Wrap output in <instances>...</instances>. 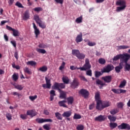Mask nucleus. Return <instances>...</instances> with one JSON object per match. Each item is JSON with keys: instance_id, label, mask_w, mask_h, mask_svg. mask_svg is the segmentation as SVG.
<instances>
[{"instance_id": "obj_1", "label": "nucleus", "mask_w": 130, "mask_h": 130, "mask_svg": "<svg viewBox=\"0 0 130 130\" xmlns=\"http://www.w3.org/2000/svg\"><path fill=\"white\" fill-rule=\"evenodd\" d=\"M73 55H75L78 59H84L86 57V55L85 54L80 52L79 50L73 49L72 51Z\"/></svg>"}, {"instance_id": "obj_2", "label": "nucleus", "mask_w": 130, "mask_h": 130, "mask_svg": "<svg viewBox=\"0 0 130 130\" xmlns=\"http://www.w3.org/2000/svg\"><path fill=\"white\" fill-rule=\"evenodd\" d=\"M35 21H36L37 24H38L39 27L42 28V29H45L46 28V25L44 22H42L40 18H39V16L35 15L34 17Z\"/></svg>"}, {"instance_id": "obj_3", "label": "nucleus", "mask_w": 130, "mask_h": 130, "mask_svg": "<svg viewBox=\"0 0 130 130\" xmlns=\"http://www.w3.org/2000/svg\"><path fill=\"white\" fill-rule=\"evenodd\" d=\"M52 88L55 90H58L59 91H61V89H64L66 88V84L63 83L55 82Z\"/></svg>"}, {"instance_id": "obj_4", "label": "nucleus", "mask_w": 130, "mask_h": 130, "mask_svg": "<svg viewBox=\"0 0 130 130\" xmlns=\"http://www.w3.org/2000/svg\"><path fill=\"white\" fill-rule=\"evenodd\" d=\"M109 106H110V103L109 102L105 101L103 103L102 102V104L99 105V108H98L97 106H96V109L98 110H102V109L109 107Z\"/></svg>"}, {"instance_id": "obj_5", "label": "nucleus", "mask_w": 130, "mask_h": 130, "mask_svg": "<svg viewBox=\"0 0 130 130\" xmlns=\"http://www.w3.org/2000/svg\"><path fill=\"white\" fill-rule=\"evenodd\" d=\"M91 69V64L90 60L88 58L85 59V63L82 67H80V71H87Z\"/></svg>"}, {"instance_id": "obj_6", "label": "nucleus", "mask_w": 130, "mask_h": 130, "mask_svg": "<svg viewBox=\"0 0 130 130\" xmlns=\"http://www.w3.org/2000/svg\"><path fill=\"white\" fill-rule=\"evenodd\" d=\"M130 58V54L127 53L121 54V62H124V63H127V61Z\"/></svg>"}, {"instance_id": "obj_7", "label": "nucleus", "mask_w": 130, "mask_h": 130, "mask_svg": "<svg viewBox=\"0 0 130 130\" xmlns=\"http://www.w3.org/2000/svg\"><path fill=\"white\" fill-rule=\"evenodd\" d=\"M95 99L96 102V106L99 108V104H102V101L100 100V92L99 91L95 93Z\"/></svg>"}, {"instance_id": "obj_8", "label": "nucleus", "mask_w": 130, "mask_h": 130, "mask_svg": "<svg viewBox=\"0 0 130 130\" xmlns=\"http://www.w3.org/2000/svg\"><path fill=\"white\" fill-rule=\"evenodd\" d=\"M71 116V111L64 112L62 114V116H63V117H66L65 119H66V120H68V121H71V118L69 117Z\"/></svg>"}, {"instance_id": "obj_9", "label": "nucleus", "mask_w": 130, "mask_h": 130, "mask_svg": "<svg viewBox=\"0 0 130 130\" xmlns=\"http://www.w3.org/2000/svg\"><path fill=\"white\" fill-rule=\"evenodd\" d=\"M45 81L46 84H42L43 88H46V89H50L51 88V83L50 79H49L48 77H45Z\"/></svg>"}, {"instance_id": "obj_10", "label": "nucleus", "mask_w": 130, "mask_h": 130, "mask_svg": "<svg viewBox=\"0 0 130 130\" xmlns=\"http://www.w3.org/2000/svg\"><path fill=\"white\" fill-rule=\"evenodd\" d=\"M79 93L81 94V95L83 96L85 99L88 98V97H89V91L87 90V89H81L79 91Z\"/></svg>"}, {"instance_id": "obj_11", "label": "nucleus", "mask_w": 130, "mask_h": 130, "mask_svg": "<svg viewBox=\"0 0 130 130\" xmlns=\"http://www.w3.org/2000/svg\"><path fill=\"white\" fill-rule=\"evenodd\" d=\"M114 70V67L113 65L108 64L105 68L103 69V71L104 73H110L111 71Z\"/></svg>"}, {"instance_id": "obj_12", "label": "nucleus", "mask_w": 130, "mask_h": 130, "mask_svg": "<svg viewBox=\"0 0 130 130\" xmlns=\"http://www.w3.org/2000/svg\"><path fill=\"white\" fill-rule=\"evenodd\" d=\"M119 129H130L129 124L125 123H122L118 126Z\"/></svg>"}, {"instance_id": "obj_13", "label": "nucleus", "mask_w": 130, "mask_h": 130, "mask_svg": "<svg viewBox=\"0 0 130 130\" xmlns=\"http://www.w3.org/2000/svg\"><path fill=\"white\" fill-rule=\"evenodd\" d=\"M102 79L105 82V83H111V81H112V76L111 75L106 76L102 77Z\"/></svg>"}, {"instance_id": "obj_14", "label": "nucleus", "mask_w": 130, "mask_h": 130, "mask_svg": "<svg viewBox=\"0 0 130 130\" xmlns=\"http://www.w3.org/2000/svg\"><path fill=\"white\" fill-rule=\"evenodd\" d=\"M79 86V81L78 80L75 79L71 83V88L72 89H76Z\"/></svg>"}, {"instance_id": "obj_15", "label": "nucleus", "mask_w": 130, "mask_h": 130, "mask_svg": "<svg viewBox=\"0 0 130 130\" xmlns=\"http://www.w3.org/2000/svg\"><path fill=\"white\" fill-rule=\"evenodd\" d=\"M105 119H106V116H105V115H101L97 117H95V118H94V120L95 121H99L100 122L104 121V120H105Z\"/></svg>"}, {"instance_id": "obj_16", "label": "nucleus", "mask_w": 130, "mask_h": 130, "mask_svg": "<svg viewBox=\"0 0 130 130\" xmlns=\"http://www.w3.org/2000/svg\"><path fill=\"white\" fill-rule=\"evenodd\" d=\"M116 6L120 7H126L125 1L124 0H118L116 3Z\"/></svg>"}, {"instance_id": "obj_17", "label": "nucleus", "mask_w": 130, "mask_h": 130, "mask_svg": "<svg viewBox=\"0 0 130 130\" xmlns=\"http://www.w3.org/2000/svg\"><path fill=\"white\" fill-rule=\"evenodd\" d=\"M75 41L77 43H79V42H82V41H83V34L82 32H80V34L77 35Z\"/></svg>"}, {"instance_id": "obj_18", "label": "nucleus", "mask_w": 130, "mask_h": 130, "mask_svg": "<svg viewBox=\"0 0 130 130\" xmlns=\"http://www.w3.org/2000/svg\"><path fill=\"white\" fill-rule=\"evenodd\" d=\"M22 18L23 20H24V21H26V20H28V19L30 18V14H29V11H26L22 16Z\"/></svg>"}, {"instance_id": "obj_19", "label": "nucleus", "mask_w": 130, "mask_h": 130, "mask_svg": "<svg viewBox=\"0 0 130 130\" xmlns=\"http://www.w3.org/2000/svg\"><path fill=\"white\" fill-rule=\"evenodd\" d=\"M26 115H29L31 117H34V116H36V113L33 110H27Z\"/></svg>"}, {"instance_id": "obj_20", "label": "nucleus", "mask_w": 130, "mask_h": 130, "mask_svg": "<svg viewBox=\"0 0 130 130\" xmlns=\"http://www.w3.org/2000/svg\"><path fill=\"white\" fill-rule=\"evenodd\" d=\"M96 85H100L99 86L100 89H103V86H106V84H105V83L103 82V81L100 80V79H98L96 81Z\"/></svg>"}, {"instance_id": "obj_21", "label": "nucleus", "mask_w": 130, "mask_h": 130, "mask_svg": "<svg viewBox=\"0 0 130 130\" xmlns=\"http://www.w3.org/2000/svg\"><path fill=\"white\" fill-rule=\"evenodd\" d=\"M65 103H67V101H61L58 102V105L60 106V107H64V108H68V106H67V105H66Z\"/></svg>"}, {"instance_id": "obj_22", "label": "nucleus", "mask_w": 130, "mask_h": 130, "mask_svg": "<svg viewBox=\"0 0 130 130\" xmlns=\"http://www.w3.org/2000/svg\"><path fill=\"white\" fill-rule=\"evenodd\" d=\"M115 71L117 73H120V71L122 70V63L121 62L119 63V66L115 67Z\"/></svg>"}, {"instance_id": "obj_23", "label": "nucleus", "mask_w": 130, "mask_h": 130, "mask_svg": "<svg viewBox=\"0 0 130 130\" xmlns=\"http://www.w3.org/2000/svg\"><path fill=\"white\" fill-rule=\"evenodd\" d=\"M62 80L64 84H66L67 85H68V84H69V83H70V79H69L68 77H67V76L63 77L62 78Z\"/></svg>"}, {"instance_id": "obj_24", "label": "nucleus", "mask_w": 130, "mask_h": 130, "mask_svg": "<svg viewBox=\"0 0 130 130\" xmlns=\"http://www.w3.org/2000/svg\"><path fill=\"white\" fill-rule=\"evenodd\" d=\"M66 100H67L68 104L69 105L70 104L71 105H72V104H73L74 102V98L73 96L68 97L66 99Z\"/></svg>"}, {"instance_id": "obj_25", "label": "nucleus", "mask_w": 130, "mask_h": 130, "mask_svg": "<svg viewBox=\"0 0 130 130\" xmlns=\"http://www.w3.org/2000/svg\"><path fill=\"white\" fill-rule=\"evenodd\" d=\"M55 115L57 119H58L59 120H62V116H61V114L59 113V112L55 113Z\"/></svg>"}, {"instance_id": "obj_26", "label": "nucleus", "mask_w": 130, "mask_h": 130, "mask_svg": "<svg viewBox=\"0 0 130 130\" xmlns=\"http://www.w3.org/2000/svg\"><path fill=\"white\" fill-rule=\"evenodd\" d=\"M60 98L61 99H66L67 98V95L66 94V92L63 91H60Z\"/></svg>"}, {"instance_id": "obj_27", "label": "nucleus", "mask_w": 130, "mask_h": 130, "mask_svg": "<svg viewBox=\"0 0 130 130\" xmlns=\"http://www.w3.org/2000/svg\"><path fill=\"white\" fill-rule=\"evenodd\" d=\"M108 119H109V120L111 122H114V121H115V120H116V117H114L112 115H109L108 116Z\"/></svg>"}, {"instance_id": "obj_28", "label": "nucleus", "mask_w": 130, "mask_h": 130, "mask_svg": "<svg viewBox=\"0 0 130 130\" xmlns=\"http://www.w3.org/2000/svg\"><path fill=\"white\" fill-rule=\"evenodd\" d=\"M126 85V80H123L121 82L120 85H119V88H123L125 87Z\"/></svg>"}, {"instance_id": "obj_29", "label": "nucleus", "mask_w": 130, "mask_h": 130, "mask_svg": "<svg viewBox=\"0 0 130 130\" xmlns=\"http://www.w3.org/2000/svg\"><path fill=\"white\" fill-rule=\"evenodd\" d=\"M125 8H126V6H120V7H118L116 8V11L117 12H121L122 11H123V10H124L125 9Z\"/></svg>"}, {"instance_id": "obj_30", "label": "nucleus", "mask_w": 130, "mask_h": 130, "mask_svg": "<svg viewBox=\"0 0 130 130\" xmlns=\"http://www.w3.org/2000/svg\"><path fill=\"white\" fill-rule=\"evenodd\" d=\"M104 74V72H103V70H102L101 72L96 71L95 72V77L96 78H98L100 77V76H102Z\"/></svg>"}, {"instance_id": "obj_31", "label": "nucleus", "mask_w": 130, "mask_h": 130, "mask_svg": "<svg viewBox=\"0 0 130 130\" xmlns=\"http://www.w3.org/2000/svg\"><path fill=\"white\" fill-rule=\"evenodd\" d=\"M76 23L77 24H80L83 22V16H81L77 18L75 20Z\"/></svg>"}, {"instance_id": "obj_32", "label": "nucleus", "mask_w": 130, "mask_h": 130, "mask_svg": "<svg viewBox=\"0 0 130 130\" xmlns=\"http://www.w3.org/2000/svg\"><path fill=\"white\" fill-rule=\"evenodd\" d=\"M14 87L15 89H17V90H19V91H21L24 89V87L22 86L21 85L17 84L14 85Z\"/></svg>"}, {"instance_id": "obj_33", "label": "nucleus", "mask_w": 130, "mask_h": 130, "mask_svg": "<svg viewBox=\"0 0 130 130\" xmlns=\"http://www.w3.org/2000/svg\"><path fill=\"white\" fill-rule=\"evenodd\" d=\"M37 63L34 61H29L27 62L26 64H27V66H31V67H34L36 66Z\"/></svg>"}, {"instance_id": "obj_34", "label": "nucleus", "mask_w": 130, "mask_h": 130, "mask_svg": "<svg viewBox=\"0 0 130 130\" xmlns=\"http://www.w3.org/2000/svg\"><path fill=\"white\" fill-rule=\"evenodd\" d=\"M36 51L37 52H39V53H42L43 54L46 53V51L43 49L37 48Z\"/></svg>"}, {"instance_id": "obj_35", "label": "nucleus", "mask_w": 130, "mask_h": 130, "mask_svg": "<svg viewBox=\"0 0 130 130\" xmlns=\"http://www.w3.org/2000/svg\"><path fill=\"white\" fill-rule=\"evenodd\" d=\"M99 63L100 64H105L106 63V60L103 58H100L99 59Z\"/></svg>"}, {"instance_id": "obj_36", "label": "nucleus", "mask_w": 130, "mask_h": 130, "mask_svg": "<svg viewBox=\"0 0 130 130\" xmlns=\"http://www.w3.org/2000/svg\"><path fill=\"white\" fill-rule=\"evenodd\" d=\"M81 118H82V116L77 113H75L73 116V119H81Z\"/></svg>"}, {"instance_id": "obj_37", "label": "nucleus", "mask_w": 130, "mask_h": 130, "mask_svg": "<svg viewBox=\"0 0 130 130\" xmlns=\"http://www.w3.org/2000/svg\"><path fill=\"white\" fill-rule=\"evenodd\" d=\"M121 54H118L116 56H114V58H113V60H114V61H116V60H118V59L121 58Z\"/></svg>"}, {"instance_id": "obj_38", "label": "nucleus", "mask_w": 130, "mask_h": 130, "mask_svg": "<svg viewBox=\"0 0 130 130\" xmlns=\"http://www.w3.org/2000/svg\"><path fill=\"white\" fill-rule=\"evenodd\" d=\"M12 94L14 96H17V97L19 99H20V98H21V97H22V95L18 92L14 91V92H13L12 93Z\"/></svg>"}, {"instance_id": "obj_39", "label": "nucleus", "mask_w": 130, "mask_h": 130, "mask_svg": "<svg viewBox=\"0 0 130 130\" xmlns=\"http://www.w3.org/2000/svg\"><path fill=\"white\" fill-rule=\"evenodd\" d=\"M117 126V123H110V127H111V129H113V128H115Z\"/></svg>"}, {"instance_id": "obj_40", "label": "nucleus", "mask_w": 130, "mask_h": 130, "mask_svg": "<svg viewBox=\"0 0 130 130\" xmlns=\"http://www.w3.org/2000/svg\"><path fill=\"white\" fill-rule=\"evenodd\" d=\"M12 79H13V81L16 82L18 80V79H19V76L18 75V74L14 73L12 75Z\"/></svg>"}, {"instance_id": "obj_41", "label": "nucleus", "mask_w": 130, "mask_h": 130, "mask_svg": "<svg viewBox=\"0 0 130 130\" xmlns=\"http://www.w3.org/2000/svg\"><path fill=\"white\" fill-rule=\"evenodd\" d=\"M33 10L35 12H37V13H39V12H42L43 11V9L41 7H37L34 8Z\"/></svg>"}, {"instance_id": "obj_42", "label": "nucleus", "mask_w": 130, "mask_h": 130, "mask_svg": "<svg viewBox=\"0 0 130 130\" xmlns=\"http://www.w3.org/2000/svg\"><path fill=\"white\" fill-rule=\"evenodd\" d=\"M12 31H13V35L15 37L19 36V30H16V29H14V30H12Z\"/></svg>"}, {"instance_id": "obj_43", "label": "nucleus", "mask_w": 130, "mask_h": 130, "mask_svg": "<svg viewBox=\"0 0 130 130\" xmlns=\"http://www.w3.org/2000/svg\"><path fill=\"white\" fill-rule=\"evenodd\" d=\"M36 121H37V122H38V123H43V122H45V119L37 118L36 119Z\"/></svg>"}, {"instance_id": "obj_44", "label": "nucleus", "mask_w": 130, "mask_h": 130, "mask_svg": "<svg viewBox=\"0 0 130 130\" xmlns=\"http://www.w3.org/2000/svg\"><path fill=\"white\" fill-rule=\"evenodd\" d=\"M39 71L43 72H46L47 71V67L43 66L42 67L39 68Z\"/></svg>"}, {"instance_id": "obj_45", "label": "nucleus", "mask_w": 130, "mask_h": 130, "mask_svg": "<svg viewBox=\"0 0 130 130\" xmlns=\"http://www.w3.org/2000/svg\"><path fill=\"white\" fill-rule=\"evenodd\" d=\"M35 34L36 35V38H38V35L40 34V30H39V29L38 28L35 29Z\"/></svg>"}, {"instance_id": "obj_46", "label": "nucleus", "mask_w": 130, "mask_h": 130, "mask_svg": "<svg viewBox=\"0 0 130 130\" xmlns=\"http://www.w3.org/2000/svg\"><path fill=\"white\" fill-rule=\"evenodd\" d=\"M10 43L12 44L13 47L15 48V49L17 48V42L15 40L11 41Z\"/></svg>"}, {"instance_id": "obj_47", "label": "nucleus", "mask_w": 130, "mask_h": 130, "mask_svg": "<svg viewBox=\"0 0 130 130\" xmlns=\"http://www.w3.org/2000/svg\"><path fill=\"white\" fill-rule=\"evenodd\" d=\"M6 118L8 120H12V114L10 113H7L6 114Z\"/></svg>"}, {"instance_id": "obj_48", "label": "nucleus", "mask_w": 130, "mask_h": 130, "mask_svg": "<svg viewBox=\"0 0 130 130\" xmlns=\"http://www.w3.org/2000/svg\"><path fill=\"white\" fill-rule=\"evenodd\" d=\"M112 91L114 92L115 94H120V89L113 88Z\"/></svg>"}, {"instance_id": "obj_49", "label": "nucleus", "mask_w": 130, "mask_h": 130, "mask_svg": "<svg viewBox=\"0 0 130 130\" xmlns=\"http://www.w3.org/2000/svg\"><path fill=\"white\" fill-rule=\"evenodd\" d=\"M24 72L26 73V74H28V75H31L32 73L31 71H30V70H29V68L28 67H25V68L24 69Z\"/></svg>"}, {"instance_id": "obj_50", "label": "nucleus", "mask_w": 130, "mask_h": 130, "mask_svg": "<svg viewBox=\"0 0 130 130\" xmlns=\"http://www.w3.org/2000/svg\"><path fill=\"white\" fill-rule=\"evenodd\" d=\"M118 112V110L117 109H113V110L111 111L110 112V113H111L112 115H114L115 114H116Z\"/></svg>"}, {"instance_id": "obj_51", "label": "nucleus", "mask_w": 130, "mask_h": 130, "mask_svg": "<svg viewBox=\"0 0 130 130\" xmlns=\"http://www.w3.org/2000/svg\"><path fill=\"white\" fill-rule=\"evenodd\" d=\"M70 70L71 71H75V70H81L80 67L78 68L77 67H75L74 66H70Z\"/></svg>"}, {"instance_id": "obj_52", "label": "nucleus", "mask_w": 130, "mask_h": 130, "mask_svg": "<svg viewBox=\"0 0 130 130\" xmlns=\"http://www.w3.org/2000/svg\"><path fill=\"white\" fill-rule=\"evenodd\" d=\"M66 66V62H62L61 66H60V67L59 68V70L60 71H62V70H63V69H64V67Z\"/></svg>"}, {"instance_id": "obj_53", "label": "nucleus", "mask_w": 130, "mask_h": 130, "mask_svg": "<svg viewBox=\"0 0 130 130\" xmlns=\"http://www.w3.org/2000/svg\"><path fill=\"white\" fill-rule=\"evenodd\" d=\"M119 49H126V48H129V47L125 45L119 46L118 47Z\"/></svg>"}, {"instance_id": "obj_54", "label": "nucleus", "mask_w": 130, "mask_h": 130, "mask_svg": "<svg viewBox=\"0 0 130 130\" xmlns=\"http://www.w3.org/2000/svg\"><path fill=\"white\" fill-rule=\"evenodd\" d=\"M76 129L77 130H83L84 129V125H78L76 127Z\"/></svg>"}, {"instance_id": "obj_55", "label": "nucleus", "mask_w": 130, "mask_h": 130, "mask_svg": "<svg viewBox=\"0 0 130 130\" xmlns=\"http://www.w3.org/2000/svg\"><path fill=\"white\" fill-rule=\"evenodd\" d=\"M87 45L91 47L95 46V45H96V43L89 41V42L87 43Z\"/></svg>"}, {"instance_id": "obj_56", "label": "nucleus", "mask_w": 130, "mask_h": 130, "mask_svg": "<svg viewBox=\"0 0 130 130\" xmlns=\"http://www.w3.org/2000/svg\"><path fill=\"white\" fill-rule=\"evenodd\" d=\"M125 63V70H126V71H129V70H130V64H129L127 63Z\"/></svg>"}, {"instance_id": "obj_57", "label": "nucleus", "mask_w": 130, "mask_h": 130, "mask_svg": "<svg viewBox=\"0 0 130 130\" xmlns=\"http://www.w3.org/2000/svg\"><path fill=\"white\" fill-rule=\"evenodd\" d=\"M124 105L123 104V103L120 102L117 104V107H118V108H122L123 107Z\"/></svg>"}, {"instance_id": "obj_58", "label": "nucleus", "mask_w": 130, "mask_h": 130, "mask_svg": "<svg viewBox=\"0 0 130 130\" xmlns=\"http://www.w3.org/2000/svg\"><path fill=\"white\" fill-rule=\"evenodd\" d=\"M20 118H21V119H23V120L25 119H27V115L26 114H21L20 115Z\"/></svg>"}, {"instance_id": "obj_59", "label": "nucleus", "mask_w": 130, "mask_h": 130, "mask_svg": "<svg viewBox=\"0 0 130 130\" xmlns=\"http://www.w3.org/2000/svg\"><path fill=\"white\" fill-rule=\"evenodd\" d=\"M29 98L31 101H34L35 99H37V95H35L34 96H29Z\"/></svg>"}, {"instance_id": "obj_60", "label": "nucleus", "mask_w": 130, "mask_h": 130, "mask_svg": "<svg viewBox=\"0 0 130 130\" xmlns=\"http://www.w3.org/2000/svg\"><path fill=\"white\" fill-rule=\"evenodd\" d=\"M39 47L40 48H46V47H47V46L44 44H40L39 45Z\"/></svg>"}, {"instance_id": "obj_61", "label": "nucleus", "mask_w": 130, "mask_h": 130, "mask_svg": "<svg viewBox=\"0 0 130 130\" xmlns=\"http://www.w3.org/2000/svg\"><path fill=\"white\" fill-rule=\"evenodd\" d=\"M15 5L17 6V7H18V8H24V6H23L22 4L19 2H16Z\"/></svg>"}, {"instance_id": "obj_62", "label": "nucleus", "mask_w": 130, "mask_h": 130, "mask_svg": "<svg viewBox=\"0 0 130 130\" xmlns=\"http://www.w3.org/2000/svg\"><path fill=\"white\" fill-rule=\"evenodd\" d=\"M43 127V128H44V129H46V130L50 129V126L48 125L47 124L44 125Z\"/></svg>"}, {"instance_id": "obj_63", "label": "nucleus", "mask_w": 130, "mask_h": 130, "mask_svg": "<svg viewBox=\"0 0 130 130\" xmlns=\"http://www.w3.org/2000/svg\"><path fill=\"white\" fill-rule=\"evenodd\" d=\"M86 75L89 76V77H92V70H89L86 71Z\"/></svg>"}, {"instance_id": "obj_64", "label": "nucleus", "mask_w": 130, "mask_h": 130, "mask_svg": "<svg viewBox=\"0 0 130 130\" xmlns=\"http://www.w3.org/2000/svg\"><path fill=\"white\" fill-rule=\"evenodd\" d=\"M79 78H80L81 80H82V81H84V82H88V80H87V79L85 78V76L80 75L79 76Z\"/></svg>"}]
</instances>
